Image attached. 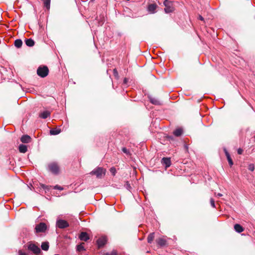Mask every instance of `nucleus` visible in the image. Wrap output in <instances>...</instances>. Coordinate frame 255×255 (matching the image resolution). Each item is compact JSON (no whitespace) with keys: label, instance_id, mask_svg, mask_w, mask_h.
Returning <instances> with one entry per match:
<instances>
[{"label":"nucleus","instance_id":"c85d7f7f","mask_svg":"<svg viewBox=\"0 0 255 255\" xmlns=\"http://www.w3.org/2000/svg\"><path fill=\"white\" fill-rule=\"evenodd\" d=\"M227 160L228 161L229 164L230 165V166H232L233 165V161L231 157H228V158H227Z\"/></svg>","mask_w":255,"mask_h":255},{"label":"nucleus","instance_id":"58836bf2","mask_svg":"<svg viewBox=\"0 0 255 255\" xmlns=\"http://www.w3.org/2000/svg\"><path fill=\"white\" fill-rule=\"evenodd\" d=\"M127 188H130V185L128 182H127Z\"/></svg>","mask_w":255,"mask_h":255},{"label":"nucleus","instance_id":"7c9ffc66","mask_svg":"<svg viewBox=\"0 0 255 255\" xmlns=\"http://www.w3.org/2000/svg\"><path fill=\"white\" fill-rule=\"evenodd\" d=\"M53 188L55 189H58V190H63V188L58 185H56L55 186H54L53 187Z\"/></svg>","mask_w":255,"mask_h":255},{"label":"nucleus","instance_id":"ea45409f","mask_svg":"<svg viewBox=\"0 0 255 255\" xmlns=\"http://www.w3.org/2000/svg\"><path fill=\"white\" fill-rule=\"evenodd\" d=\"M217 195L219 197H221L223 195L221 193H218Z\"/></svg>","mask_w":255,"mask_h":255},{"label":"nucleus","instance_id":"412c9836","mask_svg":"<svg viewBox=\"0 0 255 255\" xmlns=\"http://www.w3.org/2000/svg\"><path fill=\"white\" fill-rule=\"evenodd\" d=\"M149 99H150V102L152 104H154V105H159V104H160V102L158 101V99H156V98H151V97H150V98H149Z\"/></svg>","mask_w":255,"mask_h":255},{"label":"nucleus","instance_id":"423d86ee","mask_svg":"<svg viewBox=\"0 0 255 255\" xmlns=\"http://www.w3.org/2000/svg\"><path fill=\"white\" fill-rule=\"evenodd\" d=\"M47 230V226L44 223H40L37 224L35 228V231L37 233H44Z\"/></svg>","mask_w":255,"mask_h":255},{"label":"nucleus","instance_id":"e433bc0d","mask_svg":"<svg viewBox=\"0 0 255 255\" xmlns=\"http://www.w3.org/2000/svg\"><path fill=\"white\" fill-rule=\"evenodd\" d=\"M198 18L200 20H202V21H204V18L201 15H199Z\"/></svg>","mask_w":255,"mask_h":255},{"label":"nucleus","instance_id":"9d476101","mask_svg":"<svg viewBox=\"0 0 255 255\" xmlns=\"http://www.w3.org/2000/svg\"><path fill=\"white\" fill-rule=\"evenodd\" d=\"M51 112L49 111H44L41 112L39 114V117L43 119H45L50 116Z\"/></svg>","mask_w":255,"mask_h":255},{"label":"nucleus","instance_id":"ddd939ff","mask_svg":"<svg viewBox=\"0 0 255 255\" xmlns=\"http://www.w3.org/2000/svg\"><path fill=\"white\" fill-rule=\"evenodd\" d=\"M20 140L23 143H29L31 141V137L28 135H24L21 137Z\"/></svg>","mask_w":255,"mask_h":255},{"label":"nucleus","instance_id":"39448f33","mask_svg":"<svg viewBox=\"0 0 255 255\" xmlns=\"http://www.w3.org/2000/svg\"><path fill=\"white\" fill-rule=\"evenodd\" d=\"M48 169L54 174H57L59 172V166L57 163L52 162L48 164Z\"/></svg>","mask_w":255,"mask_h":255},{"label":"nucleus","instance_id":"1a4fd4ad","mask_svg":"<svg viewBox=\"0 0 255 255\" xmlns=\"http://www.w3.org/2000/svg\"><path fill=\"white\" fill-rule=\"evenodd\" d=\"M158 6L156 3L149 4L147 7L148 11L150 13H154L156 12V9Z\"/></svg>","mask_w":255,"mask_h":255},{"label":"nucleus","instance_id":"20e7f679","mask_svg":"<svg viewBox=\"0 0 255 255\" xmlns=\"http://www.w3.org/2000/svg\"><path fill=\"white\" fill-rule=\"evenodd\" d=\"M49 73V70L46 66H40L37 70V75L42 78L45 77Z\"/></svg>","mask_w":255,"mask_h":255},{"label":"nucleus","instance_id":"aec40b11","mask_svg":"<svg viewBox=\"0 0 255 255\" xmlns=\"http://www.w3.org/2000/svg\"><path fill=\"white\" fill-rule=\"evenodd\" d=\"M50 1L51 0H44L43 1L44 6L48 10L50 9Z\"/></svg>","mask_w":255,"mask_h":255},{"label":"nucleus","instance_id":"c9c22d12","mask_svg":"<svg viewBox=\"0 0 255 255\" xmlns=\"http://www.w3.org/2000/svg\"><path fill=\"white\" fill-rule=\"evenodd\" d=\"M243 150L241 148H239L238 150V153L239 154H242L243 153Z\"/></svg>","mask_w":255,"mask_h":255},{"label":"nucleus","instance_id":"9b49d317","mask_svg":"<svg viewBox=\"0 0 255 255\" xmlns=\"http://www.w3.org/2000/svg\"><path fill=\"white\" fill-rule=\"evenodd\" d=\"M162 163L165 165L166 168L169 167L171 165L170 159L167 157H163L162 159Z\"/></svg>","mask_w":255,"mask_h":255},{"label":"nucleus","instance_id":"5701e85b","mask_svg":"<svg viewBox=\"0 0 255 255\" xmlns=\"http://www.w3.org/2000/svg\"><path fill=\"white\" fill-rule=\"evenodd\" d=\"M41 248L44 251H47L49 249V244L48 242H43L41 244Z\"/></svg>","mask_w":255,"mask_h":255},{"label":"nucleus","instance_id":"f3484780","mask_svg":"<svg viewBox=\"0 0 255 255\" xmlns=\"http://www.w3.org/2000/svg\"><path fill=\"white\" fill-rule=\"evenodd\" d=\"M156 242L157 244L161 247L165 246L166 243V240L163 238H159L157 240Z\"/></svg>","mask_w":255,"mask_h":255},{"label":"nucleus","instance_id":"72a5a7b5","mask_svg":"<svg viewBox=\"0 0 255 255\" xmlns=\"http://www.w3.org/2000/svg\"><path fill=\"white\" fill-rule=\"evenodd\" d=\"M110 171L113 173V175H115L116 169L115 168H111L110 169Z\"/></svg>","mask_w":255,"mask_h":255},{"label":"nucleus","instance_id":"4468645a","mask_svg":"<svg viewBox=\"0 0 255 255\" xmlns=\"http://www.w3.org/2000/svg\"><path fill=\"white\" fill-rule=\"evenodd\" d=\"M234 229L237 232L239 233H242L244 230L243 227H242L240 225L238 224H235L234 225Z\"/></svg>","mask_w":255,"mask_h":255},{"label":"nucleus","instance_id":"4be33fe9","mask_svg":"<svg viewBox=\"0 0 255 255\" xmlns=\"http://www.w3.org/2000/svg\"><path fill=\"white\" fill-rule=\"evenodd\" d=\"M154 238V233H150L147 237L148 243H150V244L151 243V242L153 241Z\"/></svg>","mask_w":255,"mask_h":255},{"label":"nucleus","instance_id":"0eeeda50","mask_svg":"<svg viewBox=\"0 0 255 255\" xmlns=\"http://www.w3.org/2000/svg\"><path fill=\"white\" fill-rule=\"evenodd\" d=\"M69 226V223L65 220L58 219L56 221V226L60 229H64Z\"/></svg>","mask_w":255,"mask_h":255},{"label":"nucleus","instance_id":"dca6fc26","mask_svg":"<svg viewBox=\"0 0 255 255\" xmlns=\"http://www.w3.org/2000/svg\"><path fill=\"white\" fill-rule=\"evenodd\" d=\"M19 151L21 153H25L27 150V147L24 144H20L19 146Z\"/></svg>","mask_w":255,"mask_h":255},{"label":"nucleus","instance_id":"37998d69","mask_svg":"<svg viewBox=\"0 0 255 255\" xmlns=\"http://www.w3.org/2000/svg\"><path fill=\"white\" fill-rule=\"evenodd\" d=\"M124 81H125V82H127V80H126V79H125V80H124Z\"/></svg>","mask_w":255,"mask_h":255},{"label":"nucleus","instance_id":"79ce46f5","mask_svg":"<svg viewBox=\"0 0 255 255\" xmlns=\"http://www.w3.org/2000/svg\"><path fill=\"white\" fill-rule=\"evenodd\" d=\"M114 73H117V71L116 69L114 70Z\"/></svg>","mask_w":255,"mask_h":255},{"label":"nucleus","instance_id":"6ab92c4d","mask_svg":"<svg viewBox=\"0 0 255 255\" xmlns=\"http://www.w3.org/2000/svg\"><path fill=\"white\" fill-rule=\"evenodd\" d=\"M25 44L27 46L31 47L34 45V41L32 39H27L25 40Z\"/></svg>","mask_w":255,"mask_h":255},{"label":"nucleus","instance_id":"f8f14e48","mask_svg":"<svg viewBox=\"0 0 255 255\" xmlns=\"http://www.w3.org/2000/svg\"><path fill=\"white\" fill-rule=\"evenodd\" d=\"M79 239L83 241H87L89 239V236L88 234L86 232H82L80 236H79Z\"/></svg>","mask_w":255,"mask_h":255},{"label":"nucleus","instance_id":"cd10ccee","mask_svg":"<svg viewBox=\"0 0 255 255\" xmlns=\"http://www.w3.org/2000/svg\"><path fill=\"white\" fill-rule=\"evenodd\" d=\"M103 255H117V252L116 251H113L111 253H104Z\"/></svg>","mask_w":255,"mask_h":255},{"label":"nucleus","instance_id":"bb28decb","mask_svg":"<svg viewBox=\"0 0 255 255\" xmlns=\"http://www.w3.org/2000/svg\"><path fill=\"white\" fill-rule=\"evenodd\" d=\"M248 169L251 171H253L255 170V165L254 164L251 163L249 165Z\"/></svg>","mask_w":255,"mask_h":255},{"label":"nucleus","instance_id":"393cba45","mask_svg":"<svg viewBox=\"0 0 255 255\" xmlns=\"http://www.w3.org/2000/svg\"><path fill=\"white\" fill-rule=\"evenodd\" d=\"M40 187L42 188H43V189L45 190H47V191H49V190L50 189V188L51 187V186H48V185H46L45 184H41L40 183ZM46 192V191H45V192Z\"/></svg>","mask_w":255,"mask_h":255},{"label":"nucleus","instance_id":"f257e3e1","mask_svg":"<svg viewBox=\"0 0 255 255\" xmlns=\"http://www.w3.org/2000/svg\"><path fill=\"white\" fill-rule=\"evenodd\" d=\"M106 169L102 167H97L90 173L92 175H96L98 178H102L106 173Z\"/></svg>","mask_w":255,"mask_h":255},{"label":"nucleus","instance_id":"f704fd0d","mask_svg":"<svg viewBox=\"0 0 255 255\" xmlns=\"http://www.w3.org/2000/svg\"><path fill=\"white\" fill-rule=\"evenodd\" d=\"M225 154H226V156L227 157V158H228V157H231L230 156V154L229 153V152L227 151L226 149H225Z\"/></svg>","mask_w":255,"mask_h":255},{"label":"nucleus","instance_id":"6e6552de","mask_svg":"<svg viewBox=\"0 0 255 255\" xmlns=\"http://www.w3.org/2000/svg\"><path fill=\"white\" fill-rule=\"evenodd\" d=\"M107 242V239L106 237H102L99 238L97 241V243L99 248L103 247Z\"/></svg>","mask_w":255,"mask_h":255},{"label":"nucleus","instance_id":"a878e982","mask_svg":"<svg viewBox=\"0 0 255 255\" xmlns=\"http://www.w3.org/2000/svg\"><path fill=\"white\" fill-rule=\"evenodd\" d=\"M84 243H82L77 247V249L79 252H81L82 251L85 250L84 247Z\"/></svg>","mask_w":255,"mask_h":255},{"label":"nucleus","instance_id":"b1692460","mask_svg":"<svg viewBox=\"0 0 255 255\" xmlns=\"http://www.w3.org/2000/svg\"><path fill=\"white\" fill-rule=\"evenodd\" d=\"M60 132V130L58 129H52L50 130V133L51 135H57Z\"/></svg>","mask_w":255,"mask_h":255},{"label":"nucleus","instance_id":"4c0bfd02","mask_svg":"<svg viewBox=\"0 0 255 255\" xmlns=\"http://www.w3.org/2000/svg\"><path fill=\"white\" fill-rule=\"evenodd\" d=\"M127 188H130V185L128 182H127Z\"/></svg>","mask_w":255,"mask_h":255},{"label":"nucleus","instance_id":"a19ab883","mask_svg":"<svg viewBox=\"0 0 255 255\" xmlns=\"http://www.w3.org/2000/svg\"><path fill=\"white\" fill-rule=\"evenodd\" d=\"M184 147H185V148L186 149V150H188V146L187 145H184Z\"/></svg>","mask_w":255,"mask_h":255},{"label":"nucleus","instance_id":"c756f323","mask_svg":"<svg viewBox=\"0 0 255 255\" xmlns=\"http://www.w3.org/2000/svg\"><path fill=\"white\" fill-rule=\"evenodd\" d=\"M210 203L211 205L213 208H215V201L214 200L213 198L210 199Z\"/></svg>","mask_w":255,"mask_h":255},{"label":"nucleus","instance_id":"2f4dec72","mask_svg":"<svg viewBox=\"0 0 255 255\" xmlns=\"http://www.w3.org/2000/svg\"><path fill=\"white\" fill-rule=\"evenodd\" d=\"M122 151L126 154H129V151L128 149H127L126 147H123L122 148Z\"/></svg>","mask_w":255,"mask_h":255},{"label":"nucleus","instance_id":"f03ea898","mask_svg":"<svg viewBox=\"0 0 255 255\" xmlns=\"http://www.w3.org/2000/svg\"><path fill=\"white\" fill-rule=\"evenodd\" d=\"M27 249L35 255H38L41 253V250L38 246L32 242L28 243Z\"/></svg>","mask_w":255,"mask_h":255},{"label":"nucleus","instance_id":"7ed1b4c3","mask_svg":"<svg viewBox=\"0 0 255 255\" xmlns=\"http://www.w3.org/2000/svg\"><path fill=\"white\" fill-rule=\"evenodd\" d=\"M163 4L165 6L164 11L166 13H170L174 11L175 8L173 6V1H167L164 0Z\"/></svg>","mask_w":255,"mask_h":255},{"label":"nucleus","instance_id":"473e14b6","mask_svg":"<svg viewBox=\"0 0 255 255\" xmlns=\"http://www.w3.org/2000/svg\"><path fill=\"white\" fill-rule=\"evenodd\" d=\"M18 255H28V254L20 250L18 252Z\"/></svg>","mask_w":255,"mask_h":255},{"label":"nucleus","instance_id":"a211bd4d","mask_svg":"<svg viewBox=\"0 0 255 255\" xmlns=\"http://www.w3.org/2000/svg\"><path fill=\"white\" fill-rule=\"evenodd\" d=\"M22 45V41L21 39H18L15 40L14 45L17 48H20Z\"/></svg>","mask_w":255,"mask_h":255},{"label":"nucleus","instance_id":"2eb2a0df","mask_svg":"<svg viewBox=\"0 0 255 255\" xmlns=\"http://www.w3.org/2000/svg\"><path fill=\"white\" fill-rule=\"evenodd\" d=\"M182 133L183 129L181 128H177L173 131V134L176 136H180Z\"/></svg>","mask_w":255,"mask_h":255}]
</instances>
